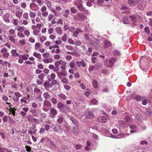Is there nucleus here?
<instances>
[{
  "label": "nucleus",
  "instance_id": "nucleus-1",
  "mask_svg": "<svg viewBox=\"0 0 152 152\" xmlns=\"http://www.w3.org/2000/svg\"><path fill=\"white\" fill-rule=\"evenodd\" d=\"M57 107L60 111L66 113L70 111V108L66 104H64L61 102H59L57 104Z\"/></svg>",
  "mask_w": 152,
  "mask_h": 152
},
{
  "label": "nucleus",
  "instance_id": "nucleus-2",
  "mask_svg": "<svg viewBox=\"0 0 152 152\" xmlns=\"http://www.w3.org/2000/svg\"><path fill=\"white\" fill-rule=\"evenodd\" d=\"M84 36L85 39H86L87 42L91 45L92 46L95 47L96 49H99V45L97 43L90 39L88 35L85 34Z\"/></svg>",
  "mask_w": 152,
  "mask_h": 152
},
{
  "label": "nucleus",
  "instance_id": "nucleus-3",
  "mask_svg": "<svg viewBox=\"0 0 152 152\" xmlns=\"http://www.w3.org/2000/svg\"><path fill=\"white\" fill-rule=\"evenodd\" d=\"M58 129L57 127H56V126H54L53 128V129L54 130V131L56 132H58L59 130V129H60L63 131H69V129L68 127L66 126L65 124L60 125L58 126Z\"/></svg>",
  "mask_w": 152,
  "mask_h": 152
},
{
  "label": "nucleus",
  "instance_id": "nucleus-4",
  "mask_svg": "<svg viewBox=\"0 0 152 152\" xmlns=\"http://www.w3.org/2000/svg\"><path fill=\"white\" fill-rule=\"evenodd\" d=\"M74 18L76 20L82 21L86 18V17L83 14L79 12L74 16Z\"/></svg>",
  "mask_w": 152,
  "mask_h": 152
},
{
  "label": "nucleus",
  "instance_id": "nucleus-5",
  "mask_svg": "<svg viewBox=\"0 0 152 152\" xmlns=\"http://www.w3.org/2000/svg\"><path fill=\"white\" fill-rule=\"evenodd\" d=\"M51 104L48 101L45 100L44 101L42 107V110L45 111L47 112L50 108L51 107Z\"/></svg>",
  "mask_w": 152,
  "mask_h": 152
},
{
  "label": "nucleus",
  "instance_id": "nucleus-6",
  "mask_svg": "<svg viewBox=\"0 0 152 152\" xmlns=\"http://www.w3.org/2000/svg\"><path fill=\"white\" fill-rule=\"evenodd\" d=\"M1 54L4 58H7L9 57L10 54L7 49L5 48H2L0 51Z\"/></svg>",
  "mask_w": 152,
  "mask_h": 152
},
{
  "label": "nucleus",
  "instance_id": "nucleus-7",
  "mask_svg": "<svg viewBox=\"0 0 152 152\" xmlns=\"http://www.w3.org/2000/svg\"><path fill=\"white\" fill-rule=\"evenodd\" d=\"M129 18L130 20L134 22H139L141 20V17L140 16L137 14H134L129 16Z\"/></svg>",
  "mask_w": 152,
  "mask_h": 152
},
{
  "label": "nucleus",
  "instance_id": "nucleus-8",
  "mask_svg": "<svg viewBox=\"0 0 152 152\" xmlns=\"http://www.w3.org/2000/svg\"><path fill=\"white\" fill-rule=\"evenodd\" d=\"M76 67L80 68L81 66L84 67L86 66V63L83 59H82L80 61H77L76 63Z\"/></svg>",
  "mask_w": 152,
  "mask_h": 152
},
{
  "label": "nucleus",
  "instance_id": "nucleus-9",
  "mask_svg": "<svg viewBox=\"0 0 152 152\" xmlns=\"http://www.w3.org/2000/svg\"><path fill=\"white\" fill-rule=\"evenodd\" d=\"M79 10L85 14H88V11L86 10L82 5V4L80 5H77L76 6Z\"/></svg>",
  "mask_w": 152,
  "mask_h": 152
},
{
  "label": "nucleus",
  "instance_id": "nucleus-10",
  "mask_svg": "<svg viewBox=\"0 0 152 152\" xmlns=\"http://www.w3.org/2000/svg\"><path fill=\"white\" fill-rule=\"evenodd\" d=\"M57 114V111L53 107L52 108H51L50 110L49 117L50 118H53L55 117V116Z\"/></svg>",
  "mask_w": 152,
  "mask_h": 152
},
{
  "label": "nucleus",
  "instance_id": "nucleus-11",
  "mask_svg": "<svg viewBox=\"0 0 152 152\" xmlns=\"http://www.w3.org/2000/svg\"><path fill=\"white\" fill-rule=\"evenodd\" d=\"M56 10L54 9H52L51 10L52 11L53 13L56 16H58L59 15L58 12H59L60 10H61V8L60 6H56Z\"/></svg>",
  "mask_w": 152,
  "mask_h": 152
},
{
  "label": "nucleus",
  "instance_id": "nucleus-12",
  "mask_svg": "<svg viewBox=\"0 0 152 152\" xmlns=\"http://www.w3.org/2000/svg\"><path fill=\"white\" fill-rule=\"evenodd\" d=\"M108 136L112 138H119L121 137H123L124 135L122 133H120L119 134L117 135H113L111 133H109V134L108 133Z\"/></svg>",
  "mask_w": 152,
  "mask_h": 152
},
{
  "label": "nucleus",
  "instance_id": "nucleus-13",
  "mask_svg": "<svg viewBox=\"0 0 152 152\" xmlns=\"http://www.w3.org/2000/svg\"><path fill=\"white\" fill-rule=\"evenodd\" d=\"M121 10H125L124 11L122 12V13H124L127 14H128L129 13L130 10L129 8H128L125 4H123L121 6Z\"/></svg>",
  "mask_w": 152,
  "mask_h": 152
},
{
  "label": "nucleus",
  "instance_id": "nucleus-14",
  "mask_svg": "<svg viewBox=\"0 0 152 152\" xmlns=\"http://www.w3.org/2000/svg\"><path fill=\"white\" fill-rule=\"evenodd\" d=\"M116 61V58H111L109 61H108V63L109 64H108L107 66L108 67H111L113 65L114 63Z\"/></svg>",
  "mask_w": 152,
  "mask_h": 152
},
{
  "label": "nucleus",
  "instance_id": "nucleus-15",
  "mask_svg": "<svg viewBox=\"0 0 152 152\" xmlns=\"http://www.w3.org/2000/svg\"><path fill=\"white\" fill-rule=\"evenodd\" d=\"M68 118H69L72 122L73 124L77 127L79 126V124L77 121L72 116L69 115L68 116Z\"/></svg>",
  "mask_w": 152,
  "mask_h": 152
},
{
  "label": "nucleus",
  "instance_id": "nucleus-16",
  "mask_svg": "<svg viewBox=\"0 0 152 152\" xmlns=\"http://www.w3.org/2000/svg\"><path fill=\"white\" fill-rule=\"evenodd\" d=\"M46 10V7L45 6H43L40 9L41 11L42 12V15L44 17L47 16L48 15V12H45Z\"/></svg>",
  "mask_w": 152,
  "mask_h": 152
},
{
  "label": "nucleus",
  "instance_id": "nucleus-17",
  "mask_svg": "<svg viewBox=\"0 0 152 152\" xmlns=\"http://www.w3.org/2000/svg\"><path fill=\"white\" fill-rule=\"evenodd\" d=\"M65 121V120L64 118L62 115H59L58 116L57 122L58 124H63Z\"/></svg>",
  "mask_w": 152,
  "mask_h": 152
},
{
  "label": "nucleus",
  "instance_id": "nucleus-18",
  "mask_svg": "<svg viewBox=\"0 0 152 152\" xmlns=\"http://www.w3.org/2000/svg\"><path fill=\"white\" fill-rule=\"evenodd\" d=\"M70 12L67 9L64 11L63 12V18H64V19H65L66 18H67Z\"/></svg>",
  "mask_w": 152,
  "mask_h": 152
},
{
  "label": "nucleus",
  "instance_id": "nucleus-19",
  "mask_svg": "<svg viewBox=\"0 0 152 152\" xmlns=\"http://www.w3.org/2000/svg\"><path fill=\"white\" fill-rule=\"evenodd\" d=\"M139 1V0H128V3L132 5L135 6Z\"/></svg>",
  "mask_w": 152,
  "mask_h": 152
},
{
  "label": "nucleus",
  "instance_id": "nucleus-20",
  "mask_svg": "<svg viewBox=\"0 0 152 152\" xmlns=\"http://www.w3.org/2000/svg\"><path fill=\"white\" fill-rule=\"evenodd\" d=\"M10 16V14L9 13H6L3 16L4 20L6 22H9L10 21L9 18Z\"/></svg>",
  "mask_w": 152,
  "mask_h": 152
},
{
  "label": "nucleus",
  "instance_id": "nucleus-21",
  "mask_svg": "<svg viewBox=\"0 0 152 152\" xmlns=\"http://www.w3.org/2000/svg\"><path fill=\"white\" fill-rule=\"evenodd\" d=\"M15 37L14 36H12L10 35H8V39L10 42L13 44H15L16 42V39L15 38Z\"/></svg>",
  "mask_w": 152,
  "mask_h": 152
},
{
  "label": "nucleus",
  "instance_id": "nucleus-22",
  "mask_svg": "<svg viewBox=\"0 0 152 152\" xmlns=\"http://www.w3.org/2000/svg\"><path fill=\"white\" fill-rule=\"evenodd\" d=\"M82 32V30L78 28H77L76 29L75 31L73 32V35L74 37H77L78 34Z\"/></svg>",
  "mask_w": 152,
  "mask_h": 152
},
{
  "label": "nucleus",
  "instance_id": "nucleus-23",
  "mask_svg": "<svg viewBox=\"0 0 152 152\" xmlns=\"http://www.w3.org/2000/svg\"><path fill=\"white\" fill-rule=\"evenodd\" d=\"M12 56L14 57H18L19 56V54L17 52L16 49H13L11 51Z\"/></svg>",
  "mask_w": 152,
  "mask_h": 152
},
{
  "label": "nucleus",
  "instance_id": "nucleus-24",
  "mask_svg": "<svg viewBox=\"0 0 152 152\" xmlns=\"http://www.w3.org/2000/svg\"><path fill=\"white\" fill-rule=\"evenodd\" d=\"M97 121L99 122L105 123L107 122V119L103 116H99L97 119Z\"/></svg>",
  "mask_w": 152,
  "mask_h": 152
},
{
  "label": "nucleus",
  "instance_id": "nucleus-25",
  "mask_svg": "<svg viewBox=\"0 0 152 152\" xmlns=\"http://www.w3.org/2000/svg\"><path fill=\"white\" fill-rule=\"evenodd\" d=\"M31 28L33 30L34 34L35 35H37L38 34V30L37 29L38 28H37V26H36L35 25H32L31 26Z\"/></svg>",
  "mask_w": 152,
  "mask_h": 152
},
{
  "label": "nucleus",
  "instance_id": "nucleus-26",
  "mask_svg": "<svg viewBox=\"0 0 152 152\" xmlns=\"http://www.w3.org/2000/svg\"><path fill=\"white\" fill-rule=\"evenodd\" d=\"M94 115L93 114L90 112H88L86 114V117L89 119H92L94 117Z\"/></svg>",
  "mask_w": 152,
  "mask_h": 152
},
{
  "label": "nucleus",
  "instance_id": "nucleus-27",
  "mask_svg": "<svg viewBox=\"0 0 152 152\" xmlns=\"http://www.w3.org/2000/svg\"><path fill=\"white\" fill-rule=\"evenodd\" d=\"M53 59L52 58L49 57L43 59L44 62L45 63H51L53 62Z\"/></svg>",
  "mask_w": 152,
  "mask_h": 152
},
{
  "label": "nucleus",
  "instance_id": "nucleus-28",
  "mask_svg": "<svg viewBox=\"0 0 152 152\" xmlns=\"http://www.w3.org/2000/svg\"><path fill=\"white\" fill-rule=\"evenodd\" d=\"M111 43L108 41H104V48H107L109 47L111 45Z\"/></svg>",
  "mask_w": 152,
  "mask_h": 152
},
{
  "label": "nucleus",
  "instance_id": "nucleus-29",
  "mask_svg": "<svg viewBox=\"0 0 152 152\" xmlns=\"http://www.w3.org/2000/svg\"><path fill=\"white\" fill-rule=\"evenodd\" d=\"M44 75L45 74L44 73H42L39 75V78L41 80L40 82L39 81V85L41 84L42 83V81H43V77Z\"/></svg>",
  "mask_w": 152,
  "mask_h": 152
},
{
  "label": "nucleus",
  "instance_id": "nucleus-30",
  "mask_svg": "<svg viewBox=\"0 0 152 152\" xmlns=\"http://www.w3.org/2000/svg\"><path fill=\"white\" fill-rule=\"evenodd\" d=\"M145 5V3L144 2H142L138 5V8L140 10H142L144 9Z\"/></svg>",
  "mask_w": 152,
  "mask_h": 152
},
{
  "label": "nucleus",
  "instance_id": "nucleus-31",
  "mask_svg": "<svg viewBox=\"0 0 152 152\" xmlns=\"http://www.w3.org/2000/svg\"><path fill=\"white\" fill-rule=\"evenodd\" d=\"M23 15V12L20 11H17L15 13V15L19 19L21 18Z\"/></svg>",
  "mask_w": 152,
  "mask_h": 152
},
{
  "label": "nucleus",
  "instance_id": "nucleus-32",
  "mask_svg": "<svg viewBox=\"0 0 152 152\" xmlns=\"http://www.w3.org/2000/svg\"><path fill=\"white\" fill-rule=\"evenodd\" d=\"M56 77L55 74L52 73L50 75H48V78L49 80L50 81L54 79Z\"/></svg>",
  "mask_w": 152,
  "mask_h": 152
},
{
  "label": "nucleus",
  "instance_id": "nucleus-33",
  "mask_svg": "<svg viewBox=\"0 0 152 152\" xmlns=\"http://www.w3.org/2000/svg\"><path fill=\"white\" fill-rule=\"evenodd\" d=\"M135 118L139 121H141L142 119L141 114L139 113L135 115Z\"/></svg>",
  "mask_w": 152,
  "mask_h": 152
},
{
  "label": "nucleus",
  "instance_id": "nucleus-34",
  "mask_svg": "<svg viewBox=\"0 0 152 152\" xmlns=\"http://www.w3.org/2000/svg\"><path fill=\"white\" fill-rule=\"evenodd\" d=\"M123 21L124 23L125 24H129V20H128L127 17L124 16L123 18Z\"/></svg>",
  "mask_w": 152,
  "mask_h": 152
},
{
  "label": "nucleus",
  "instance_id": "nucleus-35",
  "mask_svg": "<svg viewBox=\"0 0 152 152\" xmlns=\"http://www.w3.org/2000/svg\"><path fill=\"white\" fill-rule=\"evenodd\" d=\"M133 98L136 101H140L142 99L141 96L139 95H136L133 97Z\"/></svg>",
  "mask_w": 152,
  "mask_h": 152
},
{
  "label": "nucleus",
  "instance_id": "nucleus-36",
  "mask_svg": "<svg viewBox=\"0 0 152 152\" xmlns=\"http://www.w3.org/2000/svg\"><path fill=\"white\" fill-rule=\"evenodd\" d=\"M29 57V55L28 54H23L20 55L19 57L20 58H22L24 60H26L28 59Z\"/></svg>",
  "mask_w": 152,
  "mask_h": 152
},
{
  "label": "nucleus",
  "instance_id": "nucleus-37",
  "mask_svg": "<svg viewBox=\"0 0 152 152\" xmlns=\"http://www.w3.org/2000/svg\"><path fill=\"white\" fill-rule=\"evenodd\" d=\"M90 104H91L93 105H97L98 104V102L96 99H93L91 100Z\"/></svg>",
  "mask_w": 152,
  "mask_h": 152
},
{
  "label": "nucleus",
  "instance_id": "nucleus-38",
  "mask_svg": "<svg viewBox=\"0 0 152 152\" xmlns=\"http://www.w3.org/2000/svg\"><path fill=\"white\" fill-rule=\"evenodd\" d=\"M94 0H87L86 2V5L89 7H91L92 5V3L94 2Z\"/></svg>",
  "mask_w": 152,
  "mask_h": 152
},
{
  "label": "nucleus",
  "instance_id": "nucleus-39",
  "mask_svg": "<svg viewBox=\"0 0 152 152\" xmlns=\"http://www.w3.org/2000/svg\"><path fill=\"white\" fill-rule=\"evenodd\" d=\"M43 96L45 98L47 99H50L51 98V96L48 92L44 93L43 94Z\"/></svg>",
  "mask_w": 152,
  "mask_h": 152
},
{
  "label": "nucleus",
  "instance_id": "nucleus-40",
  "mask_svg": "<svg viewBox=\"0 0 152 152\" xmlns=\"http://www.w3.org/2000/svg\"><path fill=\"white\" fill-rule=\"evenodd\" d=\"M58 97L61 99L66 100V96L63 93L59 94L58 95Z\"/></svg>",
  "mask_w": 152,
  "mask_h": 152
},
{
  "label": "nucleus",
  "instance_id": "nucleus-41",
  "mask_svg": "<svg viewBox=\"0 0 152 152\" xmlns=\"http://www.w3.org/2000/svg\"><path fill=\"white\" fill-rule=\"evenodd\" d=\"M65 48L67 49L70 51H73L74 50L73 47L70 45H66L65 46Z\"/></svg>",
  "mask_w": 152,
  "mask_h": 152
},
{
  "label": "nucleus",
  "instance_id": "nucleus-42",
  "mask_svg": "<svg viewBox=\"0 0 152 152\" xmlns=\"http://www.w3.org/2000/svg\"><path fill=\"white\" fill-rule=\"evenodd\" d=\"M56 31L59 34H62V31L61 28L59 27H57L56 28Z\"/></svg>",
  "mask_w": 152,
  "mask_h": 152
},
{
  "label": "nucleus",
  "instance_id": "nucleus-43",
  "mask_svg": "<svg viewBox=\"0 0 152 152\" xmlns=\"http://www.w3.org/2000/svg\"><path fill=\"white\" fill-rule=\"evenodd\" d=\"M70 11L72 13L75 14L77 12V10L75 7H72L70 8Z\"/></svg>",
  "mask_w": 152,
  "mask_h": 152
},
{
  "label": "nucleus",
  "instance_id": "nucleus-44",
  "mask_svg": "<svg viewBox=\"0 0 152 152\" xmlns=\"http://www.w3.org/2000/svg\"><path fill=\"white\" fill-rule=\"evenodd\" d=\"M8 73L9 77H10L11 76H12L14 75V73L13 71L11 69L8 70Z\"/></svg>",
  "mask_w": 152,
  "mask_h": 152
},
{
  "label": "nucleus",
  "instance_id": "nucleus-45",
  "mask_svg": "<svg viewBox=\"0 0 152 152\" xmlns=\"http://www.w3.org/2000/svg\"><path fill=\"white\" fill-rule=\"evenodd\" d=\"M17 30L19 32H23L24 31V28L23 27H22L21 26H17Z\"/></svg>",
  "mask_w": 152,
  "mask_h": 152
},
{
  "label": "nucleus",
  "instance_id": "nucleus-46",
  "mask_svg": "<svg viewBox=\"0 0 152 152\" xmlns=\"http://www.w3.org/2000/svg\"><path fill=\"white\" fill-rule=\"evenodd\" d=\"M37 5L34 3H31L30 4V7L31 9H33L35 8H37Z\"/></svg>",
  "mask_w": 152,
  "mask_h": 152
},
{
  "label": "nucleus",
  "instance_id": "nucleus-47",
  "mask_svg": "<svg viewBox=\"0 0 152 152\" xmlns=\"http://www.w3.org/2000/svg\"><path fill=\"white\" fill-rule=\"evenodd\" d=\"M10 113H11L14 116L15 114V109L14 110L13 108L10 107Z\"/></svg>",
  "mask_w": 152,
  "mask_h": 152
},
{
  "label": "nucleus",
  "instance_id": "nucleus-48",
  "mask_svg": "<svg viewBox=\"0 0 152 152\" xmlns=\"http://www.w3.org/2000/svg\"><path fill=\"white\" fill-rule=\"evenodd\" d=\"M113 54L115 56H118L120 55V52L117 50H115L113 51Z\"/></svg>",
  "mask_w": 152,
  "mask_h": 152
},
{
  "label": "nucleus",
  "instance_id": "nucleus-49",
  "mask_svg": "<svg viewBox=\"0 0 152 152\" xmlns=\"http://www.w3.org/2000/svg\"><path fill=\"white\" fill-rule=\"evenodd\" d=\"M51 100V102L54 104H56L57 103V99L55 98H52Z\"/></svg>",
  "mask_w": 152,
  "mask_h": 152
},
{
  "label": "nucleus",
  "instance_id": "nucleus-50",
  "mask_svg": "<svg viewBox=\"0 0 152 152\" xmlns=\"http://www.w3.org/2000/svg\"><path fill=\"white\" fill-rule=\"evenodd\" d=\"M92 83L94 88H96L98 87V83L96 81L94 80L92 82Z\"/></svg>",
  "mask_w": 152,
  "mask_h": 152
},
{
  "label": "nucleus",
  "instance_id": "nucleus-51",
  "mask_svg": "<svg viewBox=\"0 0 152 152\" xmlns=\"http://www.w3.org/2000/svg\"><path fill=\"white\" fill-rule=\"evenodd\" d=\"M61 81L62 83L65 84H67L68 83V80L65 78H63V79L61 80Z\"/></svg>",
  "mask_w": 152,
  "mask_h": 152
},
{
  "label": "nucleus",
  "instance_id": "nucleus-52",
  "mask_svg": "<svg viewBox=\"0 0 152 152\" xmlns=\"http://www.w3.org/2000/svg\"><path fill=\"white\" fill-rule=\"evenodd\" d=\"M69 66L71 68H74L75 67V63L73 61H72L70 63Z\"/></svg>",
  "mask_w": 152,
  "mask_h": 152
},
{
  "label": "nucleus",
  "instance_id": "nucleus-53",
  "mask_svg": "<svg viewBox=\"0 0 152 152\" xmlns=\"http://www.w3.org/2000/svg\"><path fill=\"white\" fill-rule=\"evenodd\" d=\"M18 36L21 38H23L24 37V35L21 32H19L17 33Z\"/></svg>",
  "mask_w": 152,
  "mask_h": 152
},
{
  "label": "nucleus",
  "instance_id": "nucleus-54",
  "mask_svg": "<svg viewBox=\"0 0 152 152\" xmlns=\"http://www.w3.org/2000/svg\"><path fill=\"white\" fill-rule=\"evenodd\" d=\"M9 32L10 34L13 35L15 33V31L14 30L11 29L9 31Z\"/></svg>",
  "mask_w": 152,
  "mask_h": 152
},
{
  "label": "nucleus",
  "instance_id": "nucleus-55",
  "mask_svg": "<svg viewBox=\"0 0 152 152\" xmlns=\"http://www.w3.org/2000/svg\"><path fill=\"white\" fill-rule=\"evenodd\" d=\"M67 35L66 34H65L62 37V40L63 41H66L67 39Z\"/></svg>",
  "mask_w": 152,
  "mask_h": 152
},
{
  "label": "nucleus",
  "instance_id": "nucleus-56",
  "mask_svg": "<svg viewBox=\"0 0 152 152\" xmlns=\"http://www.w3.org/2000/svg\"><path fill=\"white\" fill-rule=\"evenodd\" d=\"M91 92V91H86L84 94V95L86 97H87L90 95Z\"/></svg>",
  "mask_w": 152,
  "mask_h": 152
},
{
  "label": "nucleus",
  "instance_id": "nucleus-57",
  "mask_svg": "<svg viewBox=\"0 0 152 152\" xmlns=\"http://www.w3.org/2000/svg\"><path fill=\"white\" fill-rule=\"evenodd\" d=\"M82 2L83 1L82 0H77L75 5L77 6V5L81 4H82Z\"/></svg>",
  "mask_w": 152,
  "mask_h": 152
},
{
  "label": "nucleus",
  "instance_id": "nucleus-58",
  "mask_svg": "<svg viewBox=\"0 0 152 152\" xmlns=\"http://www.w3.org/2000/svg\"><path fill=\"white\" fill-rule=\"evenodd\" d=\"M13 23L15 26H17L18 24L19 20L17 19H14L13 20Z\"/></svg>",
  "mask_w": 152,
  "mask_h": 152
},
{
  "label": "nucleus",
  "instance_id": "nucleus-59",
  "mask_svg": "<svg viewBox=\"0 0 152 152\" xmlns=\"http://www.w3.org/2000/svg\"><path fill=\"white\" fill-rule=\"evenodd\" d=\"M131 118L129 115L126 116L125 118V120L126 121L129 122L130 121Z\"/></svg>",
  "mask_w": 152,
  "mask_h": 152
},
{
  "label": "nucleus",
  "instance_id": "nucleus-60",
  "mask_svg": "<svg viewBox=\"0 0 152 152\" xmlns=\"http://www.w3.org/2000/svg\"><path fill=\"white\" fill-rule=\"evenodd\" d=\"M60 72L61 74L62 75H63L64 76H66L67 74V72H66L64 70H62Z\"/></svg>",
  "mask_w": 152,
  "mask_h": 152
},
{
  "label": "nucleus",
  "instance_id": "nucleus-61",
  "mask_svg": "<svg viewBox=\"0 0 152 152\" xmlns=\"http://www.w3.org/2000/svg\"><path fill=\"white\" fill-rule=\"evenodd\" d=\"M26 151L28 152H30L31 151V148L28 145H26L25 146Z\"/></svg>",
  "mask_w": 152,
  "mask_h": 152
},
{
  "label": "nucleus",
  "instance_id": "nucleus-62",
  "mask_svg": "<svg viewBox=\"0 0 152 152\" xmlns=\"http://www.w3.org/2000/svg\"><path fill=\"white\" fill-rule=\"evenodd\" d=\"M64 88L66 90H69L71 88L70 87L67 85H64Z\"/></svg>",
  "mask_w": 152,
  "mask_h": 152
},
{
  "label": "nucleus",
  "instance_id": "nucleus-63",
  "mask_svg": "<svg viewBox=\"0 0 152 152\" xmlns=\"http://www.w3.org/2000/svg\"><path fill=\"white\" fill-rule=\"evenodd\" d=\"M19 42L22 45H24L26 43L24 39H22V40L19 41Z\"/></svg>",
  "mask_w": 152,
  "mask_h": 152
},
{
  "label": "nucleus",
  "instance_id": "nucleus-64",
  "mask_svg": "<svg viewBox=\"0 0 152 152\" xmlns=\"http://www.w3.org/2000/svg\"><path fill=\"white\" fill-rule=\"evenodd\" d=\"M50 55V54L48 53H46L42 55V56L44 58H48Z\"/></svg>",
  "mask_w": 152,
  "mask_h": 152
}]
</instances>
